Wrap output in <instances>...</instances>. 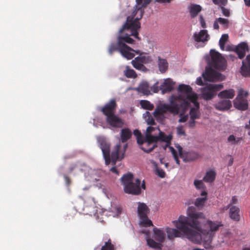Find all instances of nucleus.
Listing matches in <instances>:
<instances>
[{"instance_id": "obj_1", "label": "nucleus", "mask_w": 250, "mask_h": 250, "mask_svg": "<svg viewBox=\"0 0 250 250\" xmlns=\"http://www.w3.org/2000/svg\"><path fill=\"white\" fill-rule=\"evenodd\" d=\"M188 217L181 215L173 224L178 229L170 228L166 229L168 239L171 240L181 235V232L187 238L195 244L203 243L206 249H212V239L216 232L222 225L221 223L208 220L204 225V229L201 228V221L205 219L203 212L197 211L195 207L191 206L187 211Z\"/></svg>"}, {"instance_id": "obj_2", "label": "nucleus", "mask_w": 250, "mask_h": 250, "mask_svg": "<svg viewBox=\"0 0 250 250\" xmlns=\"http://www.w3.org/2000/svg\"><path fill=\"white\" fill-rule=\"evenodd\" d=\"M178 90L180 94L177 96H172L170 104H161L155 109L153 114L158 123L164 124L167 112L173 115H178L180 110L185 111L189 107L190 102L197 100L196 94L192 92V89L189 85L181 84Z\"/></svg>"}, {"instance_id": "obj_3", "label": "nucleus", "mask_w": 250, "mask_h": 250, "mask_svg": "<svg viewBox=\"0 0 250 250\" xmlns=\"http://www.w3.org/2000/svg\"><path fill=\"white\" fill-rule=\"evenodd\" d=\"M131 36H133L139 41L141 40L139 37L138 30L132 27L128 22H125L119 31L117 43H112L110 44L108 49V53L111 55L115 51H118L120 52V46L119 45L120 38L124 39L122 42H126L128 44H133L135 41L130 37Z\"/></svg>"}, {"instance_id": "obj_4", "label": "nucleus", "mask_w": 250, "mask_h": 250, "mask_svg": "<svg viewBox=\"0 0 250 250\" xmlns=\"http://www.w3.org/2000/svg\"><path fill=\"white\" fill-rule=\"evenodd\" d=\"M100 147L102 150L106 165H108L111 162L112 165H115L117 161L121 160L124 158L127 144L124 145L123 149L121 148L120 143L116 145L110 155V145L103 139L99 140Z\"/></svg>"}, {"instance_id": "obj_5", "label": "nucleus", "mask_w": 250, "mask_h": 250, "mask_svg": "<svg viewBox=\"0 0 250 250\" xmlns=\"http://www.w3.org/2000/svg\"><path fill=\"white\" fill-rule=\"evenodd\" d=\"M151 0H144L142 6H135L133 10L131 15L128 16L126 21L129 25L139 31L141 28V23L139 21L142 18L144 13V8L150 3Z\"/></svg>"}, {"instance_id": "obj_6", "label": "nucleus", "mask_w": 250, "mask_h": 250, "mask_svg": "<svg viewBox=\"0 0 250 250\" xmlns=\"http://www.w3.org/2000/svg\"><path fill=\"white\" fill-rule=\"evenodd\" d=\"M209 55L206 59L208 66L219 71H224L226 69L227 61L222 54L214 49H211Z\"/></svg>"}, {"instance_id": "obj_7", "label": "nucleus", "mask_w": 250, "mask_h": 250, "mask_svg": "<svg viewBox=\"0 0 250 250\" xmlns=\"http://www.w3.org/2000/svg\"><path fill=\"white\" fill-rule=\"evenodd\" d=\"M156 129L154 127H147L144 139L139 144L140 148L145 152L149 153L157 146L152 134Z\"/></svg>"}, {"instance_id": "obj_8", "label": "nucleus", "mask_w": 250, "mask_h": 250, "mask_svg": "<svg viewBox=\"0 0 250 250\" xmlns=\"http://www.w3.org/2000/svg\"><path fill=\"white\" fill-rule=\"evenodd\" d=\"M223 88V85L220 84H207L201 88V97L206 101L213 99L217 95V92Z\"/></svg>"}, {"instance_id": "obj_9", "label": "nucleus", "mask_w": 250, "mask_h": 250, "mask_svg": "<svg viewBox=\"0 0 250 250\" xmlns=\"http://www.w3.org/2000/svg\"><path fill=\"white\" fill-rule=\"evenodd\" d=\"M154 238L158 242H155L153 239L146 237L147 244L148 246L156 250H161L163 247L162 243L164 242L166 238V233L164 230L158 229L153 228Z\"/></svg>"}, {"instance_id": "obj_10", "label": "nucleus", "mask_w": 250, "mask_h": 250, "mask_svg": "<svg viewBox=\"0 0 250 250\" xmlns=\"http://www.w3.org/2000/svg\"><path fill=\"white\" fill-rule=\"evenodd\" d=\"M139 54V56L135 58L131 63L136 69L146 72L147 71L148 69L145 66V64L151 63L152 61V57L146 53L141 51Z\"/></svg>"}, {"instance_id": "obj_11", "label": "nucleus", "mask_w": 250, "mask_h": 250, "mask_svg": "<svg viewBox=\"0 0 250 250\" xmlns=\"http://www.w3.org/2000/svg\"><path fill=\"white\" fill-rule=\"evenodd\" d=\"M138 205L137 213L140 218V224L145 227L153 226L152 221L147 217L150 212L148 207L144 203L138 202Z\"/></svg>"}, {"instance_id": "obj_12", "label": "nucleus", "mask_w": 250, "mask_h": 250, "mask_svg": "<svg viewBox=\"0 0 250 250\" xmlns=\"http://www.w3.org/2000/svg\"><path fill=\"white\" fill-rule=\"evenodd\" d=\"M248 93L246 91L241 89L238 91V94L234 101V106L238 110L245 111L249 107V104L247 97Z\"/></svg>"}, {"instance_id": "obj_13", "label": "nucleus", "mask_w": 250, "mask_h": 250, "mask_svg": "<svg viewBox=\"0 0 250 250\" xmlns=\"http://www.w3.org/2000/svg\"><path fill=\"white\" fill-rule=\"evenodd\" d=\"M124 39L120 38L119 41V45L120 46V53L124 58L127 60H131L135 56L134 52L136 54L140 53V50H134L126 44V42H122Z\"/></svg>"}, {"instance_id": "obj_14", "label": "nucleus", "mask_w": 250, "mask_h": 250, "mask_svg": "<svg viewBox=\"0 0 250 250\" xmlns=\"http://www.w3.org/2000/svg\"><path fill=\"white\" fill-rule=\"evenodd\" d=\"M212 67L207 66L206 67L205 72L202 76L204 80L207 81L213 82L220 80L221 74L217 71L213 69Z\"/></svg>"}, {"instance_id": "obj_15", "label": "nucleus", "mask_w": 250, "mask_h": 250, "mask_svg": "<svg viewBox=\"0 0 250 250\" xmlns=\"http://www.w3.org/2000/svg\"><path fill=\"white\" fill-rule=\"evenodd\" d=\"M159 131L158 135H153V137L155 140L156 144L158 142H163L166 143L165 145L163 146L165 150L167 149L168 146L171 145V142L172 139V135L169 134L167 135L164 132L161 131L159 128H157Z\"/></svg>"}, {"instance_id": "obj_16", "label": "nucleus", "mask_w": 250, "mask_h": 250, "mask_svg": "<svg viewBox=\"0 0 250 250\" xmlns=\"http://www.w3.org/2000/svg\"><path fill=\"white\" fill-rule=\"evenodd\" d=\"M179 155L183 159L184 162H190L197 159L199 157V154L194 151H186L179 149Z\"/></svg>"}, {"instance_id": "obj_17", "label": "nucleus", "mask_w": 250, "mask_h": 250, "mask_svg": "<svg viewBox=\"0 0 250 250\" xmlns=\"http://www.w3.org/2000/svg\"><path fill=\"white\" fill-rule=\"evenodd\" d=\"M106 122L108 125L114 128H121L124 124V121L115 114L107 117Z\"/></svg>"}, {"instance_id": "obj_18", "label": "nucleus", "mask_w": 250, "mask_h": 250, "mask_svg": "<svg viewBox=\"0 0 250 250\" xmlns=\"http://www.w3.org/2000/svg\"><path fill=\"white\" fill-rule=\"evenodd\" d=\"M234 51L237 55L239 59H243L246 56V52L249 51L247 43L245 42L240 43L235 47Z\"/></svg>"}, {"instance_id": "obj_19", "label": "nucleus", "mask_w": 250, "mask_h": 250, "mask_svg": "<svg viewBox=\"0 0 250 250\" xmlns=\"http://www.w3.org/2000/svg\"><path fill=\"white\" fill-rule=\"evenodd\" d=\"M242 63L240 70L241 75L245 77H250V54L246 56Z\"/></svg>"}, {"instance_id": "obj_20", "label": "nucleus", "mask_w": 250, "mask_h": 250, "mask_svg": "<svg viewBox=\"0 0 250 250\" xmlns=\"http://www.w3.org/2000/svg\"><path fill=\"white\" fill-rule=\"evenodd\" d=\"M117 104L114 100H111L102 109V112L107 117L114 114Z\"/></svg>"}, {"instance_id": "obj_21", "label": "nucleus", "mask_w": 250, "mask_h": 250, "mask_svg": "<svg viewBox=\"0 0 250 250\" xmlns=\"http://www.w3.org/2000/svg\"><path fill=\"white\" fill-rule=\"evenodd\" d=\"M175 82L170 78H167L161 84V89L163 94L169 93L174 88Z\"/></svg>"}, {"instance_id": "obj_22", "label": "nucleus", "mask_w": 250, "mask_h": 250, "mask_svg": "<svg viewBox=\"0 0 250 250\" xmlns=\"http://www.w3.org/2000/svg\"><path fill=\"white\" fill-rule=\"evenodd\" d=\"M193 37L196 42H204L208 41L209 35L208 34L207 30H201L198 33H194Z\"/></svg>"}, {"instance_id": "obj_23", "label": "nucleus", "mask_w": 250, "mask_h": 250, "mask_svg": "<svg viewBox=\"0 0 250 250\" xmlns=\"http://www.w3.org/2000/svg\"><path fill=\"white\" fill-rule=\"evenodd\" d=\"M214 107L220 111L228 110L231 107V102L229 100H223L216 103Z\"/></svg>"}, {"instance_id": "obj_24", "label": "nucleus", "mask_w": 250, "mask_h": 250, "mask_svg": "<svg viewBox=\"0 0 250 250\" xmlns=\"http://www.w3.org/2000/svg\"><path fill=\"white\" fill-rule=\"evenodd\" d=\"M229 215L230 218L235 221H239L240 220V209L237 206H232L229 207Z\"/></svg>"}, {"instance_id": "obj_25", "label": "nucleus", "mask_w": 250, "mask_h": 250, "mask_svg": "<svg viewBox=\"0 0 250 250\" xmlns=\"http://www.w3.org/2000/svg\"><path fill=\"white\" fill-rule=\"evenodd\" d=\"M133 179V175L131 173L124 174L121 178V181L125 188H130L131 186Z\"/></svg>"}, {"instance_id": "obj_26", "label": "nucleus", "mask_w": 250, "mask_h": 250, "mask_svg": "<svg viewBox=\"0 0 250 250\" xmlns=\"http://www.w3.org/2000/svg\"><path fill=\"white\" fill-rule=\"evenodd\" d=\"M207 192L203 191L201 193L202 197L197 198L194 203L195 206L198 208H202L207 200Z\"/></svg>"}, {"instance_id": "obj_27", "label": "nucleus", "mask_w": 250, "mask_h": 250, "mask_svg": "<svg viewBox=\"0 0 250 250\" xmlns=\"http://www.w3.org/2000/svg\"><path fill=\"white\" fill-rule=\"evenodd\" d=\"M235 95V91L232 89H229L228 90H225L220 92L218 94V96L221 99H232Z\"/></svg>"}, {"instance_id": "obj_28", "label": "nucleus", "mask_w": 250, "mask_h": 250, "mask_svg": "<svg viewBox=\"0 0 250 250\" xmlns=\"http://www.w3.org/2000/svg\"><path fill=\"white\" fill-rule=\"evenodd\" d=\"M194 106L195 107H192L191 108L190 111V118L191 119H199L200 117V114L199 112V103L196 101H195V102H192Z\"/></svg>"}, {"instance_id": "obj_29", "label": "nucleus", "mask_w": 250, "mask_h": 250, "mask_svg": "<svg viewBox=\"0 0 250 250\" xmlns=\"http://www.w3.org/2000/svg\"><path fill=\"white\" fill-rule=\"evenodd\" d=\"M132 136V132L128 128L122 129L121 131V140L122 143H125Z\"/></svg>"}, {"instance_id": "obj_30", "label": "nucleus", "mask_w": 250, "mask_h": 250, "mask_svg": "<svg viewBox=\"0 0 250 250\" xmlns=\"http://www.w3.org/2000/svg\"><path fill=\"white\" fill-rule=\"evenodd\" d=\"M202 10V7L198 4H191L189 8V13L192 18L196 17Z\"/></svg>"}, {"instance_id": "obj_31", "label": "nucleus", "mask_w": 250, "mask_h": 250, "mask_svg": "<svg viewBox=\"0 0 250 250\" xmlns=\"http://www.w3.org/2000/svg\"><path fill=\"white\" fill-rule=\"evenodd\" d=\"M216 175V172L214 170L211 169L206 172L203 180L207 183H212L214 181Z\"/></svg>"}, {"instance_id": "obj_32", "label": "nucleus", "mask_w": 250, "mask_h": 250, "mask_svg": "<svg viewBox=\"0 0 250 250\" xmlns=\"http://www.w3.org/2000/svg\"><path fill=\"white\" fill-rule=\"evenodd\" d=\"M138 89L140 92H142L145 95H148L151 94L150 87L149 86L148 83L147 82H143L141 83Z\"/></svg>"}, {"instance_id": "obj_33", "label": "nucleus", "mask_w": 250, "mask_h": 250, "mask_svg": "<svg viewBox=\"0 0 250 250\" xmlns=\"http://www.w3.org/2000/svg\"><path fill=\"white\" fill-rule=\"evenodd\" d=\"M158 67L161 73H165L168 68V63L166 59H161L158 57Z\"/></svg>"}, {"instance_id": "obj_34", "label": "nucleus", "mask_w": 250, "mask_h": 250, "mask_svg": "<svg viewBox=\"0 0 250 250\" xmlns=\"http://www.w3.org/2000/svg\"><path fill=\"white\" fill-rule=\"evenodd\" d=\"M124 75L128 78H135L137 75L136 72L132 69L130 68V66L127 65L125 66V69L124 71Z\"/></svg>"}, {"instance_id": "obj_35", "label": "nucleus", "mask_w": 250, "mask_h": 250, "mask_svg": "<svg viewBox=\"0 0 250 250\" xmlns=\"http://www.w3.org/2000/svg\"><path fill=\"white\" fill-rule=\"evenodd\" d=\"M242 140L241 137H236L234 135H230L228 137L227 141L231 145H237L241 143Z\"/></svg>"}, {"instance_id": "obj_36", "label": "nucleus", "mask_w": 250, "mask_h": 250, "mask_svg": "<svg viewBox=\"0 0 250 250\" xmlns=\"http://www.w3.org/2000/svg\"><path fill=\"white\" fill-rule=\"evenodd\" d=\"M104 210L100 208L95 206V218L97 220H99L100 222L103 221V218L102 217Z\"/></svg>"}, {"instance_id": "obj_37", "label": "nucleus", "mask_w": 250, "mask_h": 250, "mask_svg": "<svg viewBox=\"0 0 250 250\" xmlns=\"http://www.w3.org/2000/svg\"><path fill=\"white\" fill-rule=\"evenodd\" d=\"M143 116L145 121L148 125H155V123L154 119L149 112L146 111V113L144 114Z\"/></svg>"}, {"instance_id": "obj_38", "label": "nucleus", "mask_w": 250, "mask_h": 250, "mask_svg": "<svg viewBox=\"0 0 250 250\" xmlns=\"http://www.w3.org/2000/svg\"><path fill=\"white\" fill-rule=\"evenodd\" d=\"M140 104L141 107L145 109L152 110L154 108V105L151 104L149 101L146 100H141L140 102Z\"/></svg>"}, {"instance_id": "obj_39", "label": "nucleus", "mask_w": 250, "mask_h": 250, "mask_svg": "<svg viewBox=\"0 0 250 250\" xmlns=\"http://www.w3.org/2000/svg\"><path fill=\"white\" fill-rule=\"evenodd\" d=\"M125 193L135 195H139L141 193L142 188H124Z\"/></svg>"}, {"instance_id": "obj_40", "label": "nucleus", "mask_w": 250, "mask_h": 250, "mask_svg": "<svg viewBox=\"0 0 250 250\" xmlns=\"http://www.w3.org/2000/svg\"><path fill=\"white\" fill-rule=\"evenodd\" d=\"M130 188H146L145 182L144 180L141 182L139 179H136L134 182H132Z\"/></svg>"}, {"instance_id": "obj_41", "label": "nucleus", "mask_w": 250, "mask_h": 250, "mask_svg": "<svg viewBox=\"0 0 250 250\" xmlns=\"http://www.w3.org/2000/svg\"><path fill=\"white\" fill-rule=\"evenodd\" d=\"M101 250H114V246L111 244L110 239L105 243L104 246L102 247Z\"/></svg>"}, {"instance_id": "obj_42", "label": "nucleus", "mask_w": 250, "mask_h": 250, "mask_svg": "<svg viewBox=\"0 0 250 250\" xmlns=\"http://www.w3.org/2000/svg\"><path fill=\"white\" fill-rule=\"evenodd\" d=\"M134 134L136 137L137 143L139 144L144 139L145 136H143L140 131L138 130H135L134 131Z\"/></svg>"}, {"instance_id": "obj_43", "label": "nucleus", "mask_w": 250, "mask_h": 250, "mask_svg": "<svg viewBox=\"0 0 250 250\" xmlns=\"http://www.w3.org/2000/svg\"><path fill=\"white\" fill-rule=\"evenodd\" d=\"M217 21L220 24H222L224 26V28L226 29L228 28L229 21L228 19L219 18L217 19Z\"/></svg>"}, {"instance_id": "obj_44", "label": "nucleus", "mask_w": 250, "mask_h": 250, "mask_svg": "<svg viewBox=\"0 0 250 250\" xmlns=\"http://www.w3.org/2000/svg\"><path fill=\"white\" fill-rule=\"evenodd\" d=\"M212 1L215 4L220 7L226 6L228 3V0H212Z\"/></svg>"}, {"instance_id": "obj_45", "label": "nucleus", "mask_w": 250, "mask_h": 250, "mask_svg": "<svg viewBox=\"0 0 250 250\" xmlns=\"http://www.w3.org/2000/svg\"><path fill=\"white\" fill-rule=\"evenodd\" d=\"M159 83L157 82L151 87H150V91L153 93H158L160 90H161V85H158Z\"/></svg>"}, {"instance_id": "obj_46", "label": "nucleus", "mask_w": 250, "mask_h": 250, "mask_svg": "<svg viewBox=\"0 0 250 250\" xmlns=\"http://www.w3.org/2000/svg\"><path fill=\"white\" fill-rule=\"evenodd\" d=\"M238 203V199L236 196H234L232 197L230 203L225 208V209H228L229 207L234 206L233 205L237 204Z\"/></svg>"}, {"instance_id": "obj_47", "label": "nucleus", "mask_w": 250, "mask_h": 250, "mask_svg": "<svg viewBox=\"0 0 250 250\" xmlns=\"http://www.w3.org/2000/svg\"><path fill=\"white\" fill-rule=\"evenodd\" d=\"M177 133L180 136H185L186 133L185 132V130L183 129V127L182 126H178L177 127Z\"/></svg>"}, {"instance_id": "obj_48", "label": "nucleus", "mask_w": 250, "mask_h": 250, "mask_svg": "<svg viewBox=\"0 0 250 250\" xmlns=\"http://www.w3.org/2000/svg\"><path fill=\"white\" fill-rule=\"evenodd\" d=\"M221 9L222 10V12L224 16L226 17H229L230 15L229 10L228 9L225 8L224 6H221Z\"/></svg>"}, {"instance_id": "obj_49", "label": "nucleus", "mask_w": 250, "mask_h": 250, "mask_svg": "<svg viewBox=\"0 0 250 250\" xmlns=\"http://www.w3.org/2000/svg\"><path fill=\"white\" fill-rule=\"evenodd\" d=\"M229 36L228 34H223L222 35L221 38L219 40V42H222L224 44H225L226 42H227Z\"/></svg>"}, {"instance_id": "obj_50", "label": "nucleus", "mask_w": 250, "mask_h": 250, "mask_svg": "<svg viewBox=\"0 0 250 250\" xmlns=\"http://www.w3.org/2000/svg\"><path fill=\"white\" fill-rule=\"evenodd\" d=\"M157 175L161 177L164 178L165 176V172L163 169H157L156 170Z\"/></svg>"}, {"instance_id": "obj_51", "label": "nucleus", "mask_w": 250, "mask_h": 250, "mask_svg": "<svg viewBox=\"0 0 250 250\" xmlns=\"http://www.w3.org/2000/svg\"><path fill=\"white\" fill-rule=\"evenodd\" d=\"M203 184L202 180H195L194 182V185L196 188H200Z\"/></svg>"}, {"instance_id": "obj_52", "label": "nucleus", "mask_w": 250, "mask_h": 250, "mask_svg": "<svg viewBox=\"0 0 250 250\" xmlns=\"http://www.w3.org/2000/svg\"><path fill=\"white\" fill-rule=\"evenodd\" d=\"M199 19H200V21L201 26L203 28H206V23L203 17L201 15L200 16Z\"/></svg>"}, {"instance_id": "obj_53", "label": "nucleus", "mask_w": 250, "mask_h": 250, "mask_svg": "<svg viewBox=\"0 0 250 250\" xmlns=\"http://www.w3.org/2000/svg\"><path fill=\"white\" fill-rule=\"evenodd\" d=\"M172 0H155V1L160 3L166 4L170 3Z\"/></svg>"}, {"instance_id": "obj_54", "label": "nucleus", "mask_w": 250, "mask_h": 250, "mask_svg": "<svg viewBox=\"0 0 250 250\" xmlns=\"http://www.w3.org/2000/svg\"><path fill=\"white\" fill-rule=\"evenodd\" d=\"M167 147H169L173 157L178 155L177 151L172 146H171L170 145L169 146H168Z\"/></svg>"}, {"instance_id": "obj_55", "label": "nucleus", "mask_w": 250, "mask_h": 250, "mask_svg": "<svg viewBox=\"0 0 250 250\" xmlns=\"http://www.w3.org/2000/svg\"><path fill=\"white\" fill-rule=\"evenodd\" d=\"M115 209L116 210L117 216L119 215L122 212V208L121 207L118 206L116 207Z\"/></svg>"}, {"instance_id": "obj_56", "label": "nucleus", "mask_w": 250, "mask_h": 250, "mask_svg": "<svg viewBox=\"0 0 250 250\" xmlns=\"http://www.w3.org/2000/svg\"><path fill=\"white\" fill-rule=\"evenodd\" d=\"M196 83L199 85H204V83L202 81V79L201 77H199L196 80Z\"/></svg>"}, {"instance_id": "obj_57", "label": "nucleus", "mask_w": 250, "mask_h": 250, "mask_svg": "<svg viewBox=\"0 0 250 250\" xmlns=\"http://www.w3.org/2000/svg\"><path fill=\"white\" fill-rule=\"evenodd\" d=\"M195 119H190V120L189 122V127H193L195 126Z\"/></svg>"}, {"instance_id": "obj_58", "label": "nucleus", "mask_w": 250, "mask_h": 250, "mask_svg": "<svg viewBox=\"0 0 250 250\" xmlns=\"http://www.w3.org/2000/svg\"><path fill=\"white\" fill-rule=\"evenodd\" d=\"M219 22L217 21V19L214 21L213 23V27L215 29L218 30L219 28V26L218 25Z\"/></svg>"}, {"instance_id": "obj_59", "label": "nucleus", "mask_w": 250, "mask_h": 250, "mask_svg": "<svg viewBox=\"0 0 250 250\" xmlns=\"http://www.w3.org/2000/svg\"><path fill=\"white\" fill-rule=\"evenodd\" d=\"M110 171L113 173H115L118 174V175L119 174V172L115 167H111L110 169Z\"/></svg>"}, {"instance_id": "obj_60", "label": "nucleus", "mask_w": 250, "mask_h": 250, "mask_svg": "<svg viewBox=\"0 0 250 250\" xmlns=\"http://www.w3.org/2000/svg\"><path fill=\"white\" fill-rule=\"evenodd\" d=\"M229 156L230 157V159L229 161L228 165L229 166H231L232 165L233 163V158H232V157L231 155H229Z\"/></svg>"}, {"instance_id": "obj_61", "label": "nucleus", "mask_w": 250, "mask_h": 250, "mask_svg": "<svg viewBox=\"0 0 250 250\" xmlns=\"http://www.w3.org/2000/svg\"><path fill=\"white\" fill-rule=\"evenodd\" d=\"M187 121V117L186 116H183L181 117L179 120V122L180 123H184Z\"/></svg>"}, {"instance_id": "obj_62", "label": "nucleus", "mask_w": 250, "mask_h": 250, "mask_svg": "<svg viewBox=\"0 0 250 250\" xmlns=\"http://www.w3.org/2000/svg\"><path fill=\"white\" fill-rule=\"evenodd\" d=\"M228 58L231 59L232 61H234L237 58L235 56V55L232 54H229L228 56Z\"/></svg>"}, {"instance_id": "obj_63", "label": "nucleus", "mask_w": 250, "mask_h": 250, "mask_svg": "<svg viewBox=\"0 0 250 250\" xmlns=\"http://www.w3.org/2000/svg\"><path fill=\"white\" fill-rule=\"evenodd\" d=\"M137 5L136 6H142V0H136Z\"/></svg>"}, {"instance_id": "obj_64", "label": "nucleus", "mask_w": 250, "mask_h": 250, "mask_svg": "<svg viewBox=\"0 0 250 250\" xmlns=\"http://www.w3.org/2000/svg\"><path fill=\"white\" fill-rule=\"evenodd\" d=\"M245 5L248 7H250V0H244Z\"/></svg>"}]
</instances>
